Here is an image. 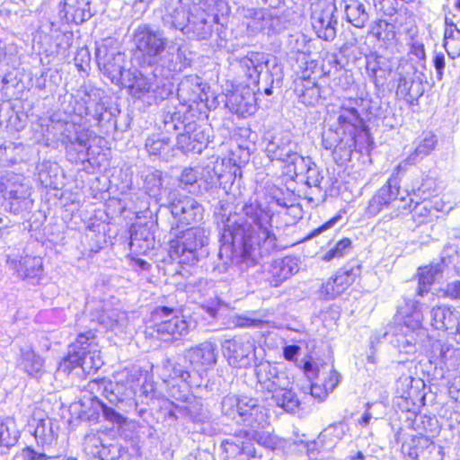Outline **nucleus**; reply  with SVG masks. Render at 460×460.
Returning <instances> with one entry per match:
<instances>
[{
    "mask_svg": "<svg viewBox=\"0 0 460 460\" xmlns=\"http://www.w3.org/2000/svg\"><path fill=\"white\" fill-rule=\"evenodd\" d=\"M243 215L228 216L222 219L218 255L226 257L241 271L253 266L259 258L278 250L276 235L272 233L271 216L257 203L245 204ZM225 215H222L224 218Z\"/></svg>",
    "mask_w": 460,
    "mask_h": 460,
    "instance_id": "1",
    "label": "nucleus"
},
{
    "mask_svg": "<svg viewBox=\"0 0 460 460\" xmlns=\"http://www.w3.org/2000/svg\"><path fill=\"white\" fill-rule=\"evenodd\" d=\"M141 373L137 369L125 368L115 375V384L107 379L92 380L86 385V391L92 395L91 400L97 401L103 396L111 403L131 399L140 385Z\"/></svg>",
    "mask_w": 460,
    "mask_h": 460,
    "instance_id": "2",
    "label": "nucleus"
},
{
    "mask_svg": "<svg viewBox=\"0 0 460 460\" xmlns=\"http://www.w3.org/2000/svg\"><path fill=\"white\" fill-rule=\"evenodd\" d=\"M412 312L406 314L403 324L396 328L390 342L400 353L412 355L417 351V346L422 338L427 336L422 327L423 314L418 301H411Z\"/></svg>",
    "mask_w": 460,
    "mask_h": 460,
    "instance_id": "3",
    "label": "nucleus"
},
{
    "mask_svg": "<svg viewBox=\"0 0 460 460\" xmlns=\"http://www.w3.org/2000/svg\"><path fill=\"white\" fill-rule=\"evenodd\" d=\"M0 194L8 202L10 212L20 214L32 208L31 187L21 173L0 172Z\"/></svg>",
    "mask_w": 460,
    "mask_h": 460,
    "instance_id": "4",
    "label": "nucleus"
},
{
    "mask_svg": "<svg viewBox=\"0 0 460 460\" xmlns=\"http://www.w3.org/2000/svg\"><path fill=\"white\" fill-rule=\"evenodd\" d=\"M132 41L137 52L147 66L158 64L159 58L169 42L162 31L154 30L148 24H140L135 29Z\"/></svg>",
    "mask_w": 460,
    "mask_h": 460,
    "instance_id": "5",
    "label": "nucleus"
},
{
    "mask_svg": "<svg viewBox=\"0 0 460 460\" xmlns=\"http://www.w3.org/2000/svg\"><path fill=\"white\" fill-rule=\"evenodd\" d=\"M114 44L112 39H106L96 49L98 66L112 84L126 86V80L131 75V71L125 69V54L118 50Z\"/></svg>",
    "mask_w": 460,
    "mask_h": 460,
    "instance_id": "6",
    "label": "nucleus"
},
{
    "mask_svg": "<svg viewBox=\"0 0 460 460\" xmlns=\"http://www.w3.org/2000/svg\"><path fill=\"white\" fill-rule=\"evenodd\" d=\"M208 235L202 228H190L175 240L170 241V255L180 264L193 265L199 260V251L208 244Z\"/></svg>",
    "mask_w": 460,
    "mask_h": 460,
    "instance_id": "7",
    "label": "nucleus"
},
{
    "mask_svg": "<svg viewBox=\"0 0 460 460\" xmlns=\"http://www.w3.org/2000/svg\"><path fill=\"white\" fill-rule=\"evenodd\" d=\"M424 78V72L411 61L401 62L395 71L396 97L410 105H414L424 93L422 85Z\"/></svg>",
    "mask_w": 460,
    "mask_h": 460,
    "instance_id": "8",
    "label": "nucleus"
},
{
    "mask_svg": "<svg viewBox=\"0 0 460 460\" xmlns=\"http://www.w3.org/2000/svg\"><path fill=\"white\" fill-rule=\"evenodd\" d=\"M237 13L249 35L277 33L284 28L281 18L266 8L241 6Z\"/></svg>",
    "mask_w": 460,
    "mask_h": 460,
    "instance_id": "9",
    "label": "nucleus"
},
{
    "mask_svg": "<svg viewBox=\"0 0 460 460\" xmlns=\"http://www.w3.org/2000/svg\"><path fill=\"white\" fill-rule=\"evenodd\" d=\"M341 129L349 133L334 147L333 155L341 160H349L355 148L356 136L363 131V119L355 108L343 109L338 118Z\"/></svg>",
    "mask_w": 460,
    "mask_h": 460,
    "instance_id": "10",
    "label": "nucleus"
},
{
    "mask_svg": "<svg viewBox=\"0 0 460 460\" xmlns=\"http://www.w3.org/2000/svg\"><path fill=\"white\" fill-rule=\"evenodd\" d=\"M222 348L228 364L234 367H247L255 358L254 340L250 335L234 336L226 341Z\"/></svg>",
    "mask_w": 460,
    "mask_h": 460,
    "instance_id": "11",
    "label": "nucleus"
},
{
    "mask_svg": "<svg viewBox=\"0 0 460 460\" xmlns=\"http://www.w3.org/2000/svg\"><path fill=\"white\" fill-rule=\"evenodd\" d=\"M172 402L168 414L174 419L184 418L192 422L204 423L211 419L210 411L201 398L192 394L182 395Z\"/></svg>",
    "mask_w": 460,
    "mask_h": 460,
    "instance_id": "12",
    "label": "nucleus"
},
{
    "mask_svg": "<svg viewBox=\"0 0 460 460\" xmlns=\"http://www.w3.org/2000/svg\"><path fill=\"white\" fill-rule=\"evenodd\" d=\"M174 310L168 306H159L154 311V318L160 320L155 325V331L160 340L170 341L177 340L179 337L185 335L188 332L187 322L177 315L167 319L173 314Z\"/></svg>",
    "mask_w": 460,
    "mask_h": 460,
    "instance_id": "13",
    "label": "nucleus"
},
{
    "mask_svg": "<svg viewBox=\"0 0 460 460\" xmlns=\"http://www.w3.org/2000/svg\"><path fill=\"white\" fill-rule=\"evenodd\" d=\"M399 181L395 178H390L376 195L370 199L367 213L371 216L377 215L384 208L392 206L397 209L411 208L408 200L404 196L398 198L400 195Z\"/></svg>",
    "mask_w": 460,
    "mask_h": 460,
    "instance_id": "14",
    "label": "nucleus"
},
{
    "mask_svg": "<svg viewBox=\"0 0 460 460\" xmlns=\"http://www.w3.org/2000/svg\"><path fill=\"white\" fill-rule=\"evenodd\" d=\"M399 181L395 178H390L376 195L370 199L367 213L371 216L377 215L384 208L392 206L397 209L411 208L408 200L404 196L398 198L400 195Z\"/></svg>",
    "mask_w": 460,
    "mask_h": 460,
    "instance_id": "15",
    "label": "nucleus"
},
{
    "mask_svg": "<svg viewBox=\"0 0 460 460\" xmlns=\"http://www.w3.org/2000/svg\"><path fill=\"white\" fill-rule=\"evenodd\" d=\"M399 181L395 178H390L376 195L370 199L367 213L371 216L377 215L384 208L392 206L397 209L411 208L408 200L404 196L398 198L400 195Z\"/></svg>",
    "mask_w": 460,
    "mask_h": 460,
    "instance_id": "16",
    "label": "nucleus"
},
{
    "mask_svg": "<svg viewBox=\"0 0 460 460\" xmlns=\"http://www.w3.org/2000/svg\"><path fill=\"white\" fill-rule=\"evenodd\" d=\"M168 200L172 217L181 224L190 225L202 219L203 208L193 198L171 191Z\"/></svg>",
    "mask_w": 460,
    "mask_h": 460,
    "instance_id": "17",
    "label": "nucleus"
},
{
    "mask_svg": "<svg viewBox=\"0 0 460 460\" xmlns=\"http://www.w3.org/2000/svg\"><path fill=\"white\" fill-rule=\"evenodd\" d=\"M265 152L271 160H277L288 164H295L301 157L296 151V144L292 142L288 132L275 134L268 141Z\"/></svg>",
    "mask_w": 460,
    "mask_h": 460,
    "instance_id": "18",
    "label": "nucleus"
},
{
    "mask_svg": "<svg viewBox=\"0 0 460 460\" xmlns=\"http://www.w3.org/2000/svg\"><path fill=\"white\" fill-rule=\"evenodd\" d=\"M221 447L229 459L249 460L255 456L252 434L244 429H239L224 439Z\"/></svg>",
    "mask_w": 460,
    "mask_h": 460,
    "instance_id": "19",
    "label": "nucleus"
},
{
    "mask_svg": "<svg viewBox=\"0 0 460 460\" xmlns=\"http://www.w3.org/2000/svg\"><path fill=\"white\" fill-rule=\"evenodd\" d=\"M402 452L410 460H443L442 447L437 446L428 436H415L403 443Z\"/></svg>",
    "mask_w": 460,
    "mask_h": 460,
    "instance_id": "20",
    "label": "nucleus"
},
{
    "mask_svg": "<svg viewBox=\"0 0 460 460\" xmlns=\"http://www.w3.org/2000/svg\"><path fill=\"white\" fill-rule=\"evenodd\" d=\"M431 326L447 332L460 341V312L454 307L440 305L433 307L429 313Z\"/></svg>",
    "mask_w": 460,
    "mask_h": 460,
    "instance_id": "21",
    "label": "nucleus"
},
{
    "mask_svg": "<svg viewBox=\"0 0 460 460\" xmlns=\"http://www.w3.org/2000/svg\"><path fill=\"white\" fill-rule=\"evenodd\" d=\"M190 52L186 46L173 40L168 42L166 49L159 58L158 64L170 72L180 73L190 66Z\"/></svg>",
    "mask_w": 460,
    "mask_h": 460,
    "instance_id": "22",
    "label": "nucleus"
},
{
    "mask_svg": "<svg viewBox=\"0 0 460 460\" xmlns=\"http://www.w3.org/2000/svg\"><path fill=\"white\" fill-rule=\"evenodd\" d=\"M79 335H83L87 339L85 345L78 349L79 367L84 373L91 374L101 368L103 364L96 335L93 330L80 333Z\"/></svg>",
    "mask_w": 460,
    "mask_h": 460,
    "instance_id": "23",
    "label": "nucleus"
},
{
    "mask_svg": "<svg viewBox=\"0 0 460 460\" xmlns=\"http://www.w3.org/2000/svg\"><path fill=\"white\" fill-rule=\"evenodd\" d=\"M7 265L22 279H38L43 272L42 258L38 256H8Z\"/></svg>",
    "mask_w": 460,
    "mask_h": 460,
    "instance_id": "24",
    "label": "nucleus"
},
{
    "mask_svg": "<svg viewBox=\"0 0 460 460\" xmlns=\"http://www.w3.org/2000/svg\"><path fill=\"white\" fill-rule=\"evenodd\" d=\"M299 270L298 259L286 256L274 260L267 270V281L272 287H279L284 281L290 279Z\"/></svg>",
    "mask_w": 460,
    "mask_h": 460,
    "instance_id": "25",
    "label": "nucleus"
},
{
    "mask_svg": "<svg viewBox=\"0 0 460 460\" xmlns=\"http://www.w3.org/2000/svg\"><path fill=\"white\" fill-rule=\"evenodd\" d=\"M255 375L259 387L270 394L282 385H289L287 376L268 361L256 366Z\"/></svg>",
    "mask_w": 460,
    "mask_h": 460,
    "instance_id": "26",
    "label": "nucleus"
},
{
    "mask_svg": "<svg viewBox=\"0 0 460 460\" xmlns=\"http://www.w3.org/2000/svg\"><path fill=\"white\" fill-rule=\"evenodd\" d=\"M59 17L66 23H83L92 17L87 0H64L58 6Z\"/></svg>",
    "mask_w": 460,
    "mask_h": 460,
    "instance_id": "27",
    "label": "nucleus"
},
{
    "mask_svg": "<svg viewBox=\"0 0 460 460\" xmlns=\"http://www.w3.org/2000/svg\"><path fill=\"white\" fill-rule=\"evenodd\" d=\"M155 238L152 226L147 224H134L130 228V249L137 253L146 254L155 248Z\"/></svg>",
    "mask_w": 460,
    "mask_h": 460,
    "instance_id": "28",
    "label": "nucleus"
},
{
    "mask_svg": "<svg viewBox=\"0 0 460 460\" xmlns=\"http://www.w3.org/2000/svg\"><path fill=\"white\" fill-rule=\"evenodd\" d=\"M217 347L211 342H203L185 352V358L194 369L200 370L212 367L217 361Z\"/></svg>",
    "mask_w": 460,
    "mask_h": 460,
    "instance_id": "29",
    "label": "nucleus"
},
{
    "mask_svg": "<svg viewBox=\"0 0 460 460\" xmlns=\"http://www.w3.org/2000/svg\"><path fill=\"white\" fill-rule=\"evenodd\" d=\"M226 106L234 113L243 117L254 113L255 97L250 90L234 91L226 95Z\"/></svg>",
    "mask_w": 460,
    "mask_h": 460,
    "instance_id": "30",
    "label": "nucleus"
},
{
    "mask_svg": "<svg viewBox=\"0 0 460 460\" xmlns=\"http://www.w3.org/2000/svg\"><path fill=\"white\" fill-rule=\"evenodd\" d=\"M193 16L184 32L199 40H208L212 36V23L208 21V14L199 4L193 5Z\"/></svg>",
    "mask_w": 460,
    "mask_h": 460,
    "instance_id": "31",
    "label": "nucleus"
},
{
    "mask_svg": "<svg viewBox=\"0 0 460 460\" xmlns=\"http://www.w3.org/2000/svg\"><path fill=\"white\" fill-rule=\"evenodd\" d=\"M92 321H96L100 325L106 329H110L116 333L123 332L128 324L127 314L119 309L111 308L102 310L96 308V312L93 314Z\"/></svg>",
    "mask_w": 460,
    "mask_h": 460,
    "instance_id": "32",
    "label": "nucleus"
},
{
    "mask_svg": "<svg viewBox=\"0 0 460 460\" xmlns=\"http://www.w3.org/2000/svg\"><path fill=\"white\" fill-rule=\"evenodd\" d=\"M334 0H324V7H323L321 17L318 18V38L324 40H332L336 36L337 20L334 17L336 11Z\"/></svg>",
    "mask_w": 460,
    "mask_h": 460,
    "instance_id": "33",
    "label": "nucleus"
},
{
    "mask_svg": "<svg viewBox=\"0 0 460 460\" xmlns=\"http://www.w3.org/2000/svg\"><path fill=\"white\" fill-rule=\"evenodd\" d=\"M208 136L200 128H195L192 132L187 130L177 137V147L184 153H201L208 142Z\"/></svg>",
    "mask_w": 460,
    "mask_h": 460,
    "instance_id": "34",
    "label": "nucleus"
},
{
    "mask_svg": "<svg viewBox=\"0 0 460 460\" xmlns=\"http://www.w3.org/2000/svg\"><path fill=\"white\" fill-rule=\"evenodd\" d=\"M126 83L127 85L125 87L129 88L134 97L142 98L144 95L153 93H155V99H157L155 93L158 89V85L151 78L143 76L141 74L137 75V71H134L131 72V75L127 78Z\"/></svg>",
    "mask_w": 460,
    "mask_h": 460,
    "instance_id": "35",
    "label": "nucleus"
},
{
    "mask_svg": "<svg viewBox=\"0 0 460 460\" xmlns=\"http://www.w3.org/2000/svg\"><path fill=\"white\" fill-rule=\"evenodd\" d=\"M299 100L306 106H314L316 103V75L314 72L306 68L300 78L297 86Z\"/></svg>",
    "mask_w": 460,
    "mask_h": 460,
    "instance_id": "36",
    "label": "nucleus"
},
{
    "mask_svg": "<svg viewBox=\"0 0 460 460\" xmlns=\"http://www.w3.org/2000/svg\"><path fill=\"white\" fill-rule=\"evenodd\" d=\"M19 367L30 376L40 379L44 374V359L31 349L22 350Z\"/></svg>",
    "mask_w": 460,
    "mask_h": 460,
    "instance_id": "37",
    "label": "nucleus"
},
{
    "mask_svg": "<svg viewBox=\"0 0 460 460\" xmlns=\"http://www.w3.org/2000/svg\"><path fill=\"white\" fill-rule=\"evenodd\" d=\"M194 3H185L182 0H179L177 5L169 12V17L171 19L172 25L178 30H181L183 33L187 29V25L193 16Z\"/></svg>",
    "mask_w": 460,
    "mask_h": 460,
    "instance_id": "38",
    "label": "nucleus"
},
{
    "mask_svg": "<svg viewBox=\"0 0 460 460\" xmlns=\"http://www.w3.org/2000/svg\"><path fill=\"white\" fill-rule=\"evenodd\" d=\"M443 45L449 58L460 57V30L447 17L445 19Z\"/></svg>",
    "mask_w": 460,
    "mask_h": 460,
    "instance_id": "39",
    "label": "nucleus"
},
{
    "mask_svg": "<svg viewBox=\"0 0 460 460\" xmlns=\"http://www.w3.org/2000/svg\"><path fill=\"white\" fill-rule=\"evenodd\" d=\"M442 264V262H439L419 269V287L417 291L419 296H423L425 293L429 291V287L443 271Z\"/></svg>",
    "mask_w": 460,
    "mask_h": 460,
    "instance_id": "40",
    "label": "nucleus"
},
{
    "mask_svg": "<svg viewBox=\"0 0 460 460\" xmlns=\"http://www.w3.org/2000/svg\"><path fill=\"white\" fill-rule=\"evenodd\" d=\"M87 339L83 335H78L75 341L73 342L69 348L67 356L60 362L58 371L69 375L72 370L79 367V356L78 349H81L83 345H85Z\"/></svg>",
    "mask_w": 460,
    "mask_h": 460,
    "instance_id": "41",
    "label": "nucleus"
},
{
    "mask_svg": "<svg viewBox=\"0 0 460 460\" xmlns=\"http://www.w3.org/2000/svg\"><path fill=\"white\" fill-rule=\"evenodd\" d=\"M146 149L151 155H161L163 159L168 160L173 156V148L170 146L169 139L154 135L146 140Z\"/></svg>",
    "mask_w": 460,
    "mask_h": 460,
    "instance_id": "42",
    "label": "nucleus"
},
{
    "mask_svg": "<svg viewBox=\"0 0 460 460\" xmlns=\"http://www.w3.org/2000/svg\"><path fill=\"white\" fill-rule=\"evenodd\" d=\"M352 251V242L349 238H343L333 245L328 244L327 249L322 248V261L329 262L335 259H341L349 255Z\"/></svg>",
    "mask_w": 460,
    "mask_h": 460,
    "instance_id": "43",
    "label": "nucleus"
},
{
    "mask_svg": "<svg viewBox=\"0 0 460 460\" xmlns=\"http://www.w3.org/2000/svg\"><path fill=\"white\" fill-rule=\"evenodd\" d=\"M92 137V131L83 127L82 125L75 123H67L63 132L64 144H84L90 143Z\"/></svg>",
    "mask_w": 460,
    "mask_h": 460,
    "instance_id": "44",
    "label": "nucleus"
},
{
    "mask_svg": "<svg viewBox=\"0 0 460 460\" xmlns=\"http://www.w3.org/2000/svg\"><path fill=\"white\" fill-rule=\"evenodd\" d=\"M330 364L324 363L322 366L326 370L327 377L323 382V392L318 393V402L326 400L328 394L332 393L341 381V375L334 369L332 357L329 358Z\"/></svg>",
    "mask_w": 460,
    "mask_h": 460,
    "instance_id": "45",
    "label": "nucleus"
},
{
    "mask_svg": "<svg viewBox=\"0 0 460 460\" xmlns=\"http://www.w3.org/2000/svg\"><path fill=\"white\" fill-rule=\"evenodd\" d=\"M435 185V181L432 178H427L423 180L421 185L417 190H412L411 192L406 191L409 197V199H407L408 204L411 206L414 200L429 201V198L437 193Z\"/></svg>",
    "mask_w": 460,
    "mask_h": 460,
    "instance_id": "46",
    "label": "nucleus"
},
{
    "mask_svg": "<svg viewBox=\"0 0 460 460\" xmlns=\"http://www.w3.org/2000/svg\"><path fill=\"white\" fill-rule=\"evenodd\" d=\"M271 394L276 404L286 411H293L297 406L296 394L288 388V385H282V387L276 389Z\"/></svg>",
    "mask_w": 460,
    "mask_h": 460,
    "instance_id": "47",
    "label": "nucleus"
},
{
    "mask_svg": "<svg viewBox=\"0 0 460 460\" xmlns=\"http://www.w3.org/2000/svg\"><path fill=\"white\" fill-rule=\"evenodd\" d=\"M345 13L348 21L357 28L364 27L368 20V14L364 4L357 1L348 4Z\"/></svg>",
    "mask_w": 460,
    "mask_h": 460,
    "instance_id": "48",
    "label": "nucleus"
},
{
    "mask_svg": "<svg viewBox=\"0 0 460 460\" xmlns=\"http://www.w3.org/2000/svg\"><path fill=\"white\" fill-rule=\"evenodd\" d=\"M345 428L346 425L342 422L331 425L318 435V438H321L323 446L328 449L332 448L343 438Z\"/></svg>",
    "mask_w": 460,
    "mask_h": 460,
    "instance_id": "49",
    "label": "nucleus"
},
{
    "mask_svg": "<svg viewBox=\"0 0 460 460\" xmlns=\"http://www.w3.org/2000/svg\"><path fill=\"white\" fill-rule=\"evenodd\" d=\"M360 274V266L352 265L341 269L333 277L334 283L338 286V289L342 292L350 286Z\"/></svg>",
    "mask_w": 460,
    "mask_h": 460,
    "instance_id": "50",
    "label": "nucleus"
},
{
    "mask_svg": "<svg viewBox=\"0 0 460 460\" xmlns=\"http://www.w3.org/2000/svg\"><path fill=\"white\" fill-rule=\"evenodd\" d=\"M437 145L436 137L430 133L426 134L416 146L414 152L408 156V162L418 163L429 155Z\"/></svg>",
    "mask_w": 460,
    "mask_h": 460,
    "instance_id": "51",
    "label": "nucleus"
},
{
    "mask_svg": "<svg viewBox=\"0 0 460 460\" xmlns=\"http://www.w3.org/2000/svg\"><path fill=\"white\" fill-rule=\"evenodd\" d=\"M66 154L67 159L74 164H84L89 161L90 143L84 144H66Z\"/></svg>",
    "mask_w": 460,
    "mask_h": 460,
    "instance_id": "52",
    "label": "nucleus"
},
{
    "mask_svg": "<svg viewBox=\"0 0 460 460\" xmlns=\"http://www.w3.org/2000/svg\"><path fill=\"white\" fill-rule=\"evenodd\" d=\"M268 414L265 408L258 404V402L252 406L250 405V411L248 414L242 420L247 426L263 427L267 422Z\"/></svg>",
    "mask_w": 460,
    "mask_h": 460,
    "instance_id": "53",
    "label": "nucleus"
},
{
    "mask_svg": "<svg viewBox=\"0 0 460 460\" xmlns=\"http://www.w3.org/2000/svg\"><path fill=\"white\" fill-rule=\"evenodd\" d=\"M162 186V173L160 171H155L146 176L145 188L146 193L157 201L161 200Z\"/></svg>",
    "mask_w": 460,
    "mask_h": 460,
    "instance_id": "54",
    "label": "nucleus"
},
{
    "mask_svg": "<svg viewBox=\"0 0 460 460\" xmlns=\"http://www.w3.org/2000/svg\"><path fill=\"white\" fill-rule=\"evenodd\" d=\"M18 439L17 430L13 420L0 421V446H13Z\"/></svg>",
    "mask_w": 460,
    "mask_h": 460,
    "instance_id": "55",
    "label": "nucleus"
},
{
    "mask_svg": "<svg viewBox=\"0 0 460 460\" xmlns=\"http://www.w3.org/2000/svg\"><path fill=\"white\" fill-rule=\"evenodd\" d=\"M366 70L368 76L372 79L375 84L379 83L378 72L383 70L385 58L377 54H371L366 58Z\"/></svg>",
    "mask_w": 460,
    "mask_h": 460,
    "instance_id": "56",
    "label": "nucleus"
},
{
    "mask_svg": "<svg viewBox=\"0 0 460 460\" xmlns=\"http://www.w3.org/2000/svg\"><path fill=\"white\" fill-rule=\"evenodd\" d=\"M164 376L169 378H180L181 381L190 384V372L185 370L181 365L172 362L171 359H166L164 362Z\"/></svg>",
    "mask_w": 460,
    "mask_h": 460,
    "instance_id": "57",
    "label": "nucleus"
},
{
    "mask_svg": "<svg viewBox=\"0 0 460 460\" xmlns=\"http://www.w3.org/2000/svg\"><path fill=\"white\" fill-rule=\"evenodd\" d=\"M439 365L441 367H445L449 371L458 370L460 368V349L448 344L446 355Z\"/></svg>",
    "mask_w": 460,
    "mask_h": 460,
    "instance_id": "58",
    "label": "nucleus"
},
{
    "mask_svg": "<svg viewBox=\"0 0 460 460\" xmlns=\"http://www.w3.org/2000/svg\"><path fill=\"white\" fill-rule=\"evenodd\" d=\"M241 65L246 69V75L252 83L256 84L259 82L260 75L263 67L262 64L257 59L254 60L252 58H244L241 60Z\"/></svg>",
    "mask_w": 460,
    "mask_h": 460,
    "instance_id": "59",
    "label": "nucleus"
},
{
    "mask_svg": "<svg viewBox=\"0 0 460 460\" xmlns=\"http://www.w3.org/2000/svg\"><path fill=\"white\" fill-rule=\"evenodd\" d=\"M238 398L239 396L235 394H227L226 395L221 402L222 412L234 419L236 415H238Z\"/></svg>",
    "mask_w": 460,
    "mask_h": 460,
    "instance_id": "60",
    "label": "nucleus"
},
{
    "mask_svg": "<svg viewBox=\"0 0 460 460\" xmlns=\"http://www.w3.org/2000/svg\"><path fill=\"white\" fill-rule=\"evenodd\" d=\"M252 439L269 449H275L279 445L278 437L264 431L255 432L252 435Z\"/></svg>",
    "mask_w": 460,
    "mask_h": 460,
    "instance_id": "61",
    "label": "nucleus"
},
{
    "mask_svg": "<svg viewBox=\"0 0 460 460\" xmlns=\"http://www.w3.org/2000/svg\"><path fill=\"white\" fill-rule=\"evenodd\" d=\"M86 104L87 116H90L100 122L102 119V115L105 111L104 104L97 98H93L90 94L88 96V103Z\"/></svg>",
    "mask_w": 460,
    "mask_h": 460,
    "instance_id": "62",
    "label": "nucleus"
},
{
    "mask_svg": "<svg viewBox=\"0 0 460 460\" xmlns=\"http://www.w3.org/2000/svg\"><path fill=\"white\" fill-rule=\"evenodd\" d=\"M101 460H117L120 457V447L119 445H101L97 451Z\"/></svg>",
    "mask_w": 460,
    "mask_h": 460,
    "instance_id": "63",
    "label": "nucleus"
},
{
    "mask_svg": "<svg viewBox=\"0 0 460 460\" xmlns=\"http://www.w3.org/2000/svg\"><path fill=\"white\" fill-rule=\"evenodd\" d=\"M448 344L441 341H435L430 345V362L439 365L446 355V349Z\"/></svg>",
    "mask_w": 460,
    "mask_h": 460,
    "instance_id": "64",
    "label": "nucleus"
}]
</instances>
